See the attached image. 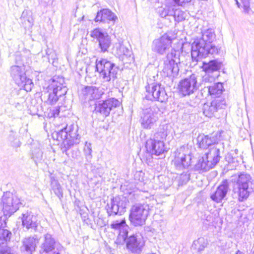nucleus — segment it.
<instances>
[{
  "label": "nucleus",
  "mask_w": 254,
  "mask_h": 254,
  "mask_svg": "<svg viewBox=\"0 0 254 254\" xmlns=\"http://www.w3.org/2000/svg\"><path fill=\"white\" fill-rule=\"evenodd\" d=\"M216 39L213 29H208L202 33V38L195 40L191 44V55L196 64L209 55H218L220 50L212 43Z\"/></svg>",
  "instance_id": "1"
},
{
  "label": "nucleus",
  "mask_w": 254,
  "mask_h": 254,
  "mask_svg": "<svg viewBox=\"0 0 254 254\" xmlns=\"http://www.w3.org/2000/svg\"><path fill=\"white\" fill-rule=\"evenodd\" d=\"M254 181L250 175L241 173L233 187V197L240 202L246 200L254 188Z\"/></svg>",
  "instance_id": "2"
},
{
  "label": "nucleus",
  "mask_w": 254,
  "mask_h": 254,
  "mask_svg": "<svg viewBox=\"0 0 254 254\" xmlns=\"http://www.w3.org/2000/svg\"><path fill=\"white\" fill-rule=\"evenodd\" d=\"M171 127L168 124L161 125L156 132L153 138L148 140L146 142L147 151L152 155L159 156L167 152L164 141L170 133Z\"/></svg>",
  "instance_id": "3"
},
{
  "label": "nucleus",
  "mask_w": 254,
  "mask_h": 254,
  "mask_svg": "<svg viewBox=\"0 0 254 254\" xmlns=\"http://www.w3.org/2000/svg\"><path fill=\"white\" fill-rule=\"evenodd\" d=\"M9 72L10 76L19 86H20L26 91H30L33 86L32 79L26 76L25 67L23 65H14L10 67Z\"/></svg>",
  "instance_id": "4"
},
{
  "label": "nucleus",
  "mask_w": 254,
  "mask_h": 254,
  "mask_svg": "<svg viewBox=\"0 0 254 254\" xmlns=\"http://www.w3.org/2000/svg\"><path fill=\"white\" fill-rule=\"evenodd\" d=\"M149 206L146 203H137L133 205L130 209L129 219L135 226H142L149 214Z\"/></svg>",
  "instance_id": "5"
},
{
  "label": "nucleus",
  "mask_w": 254,
  "mask_h": 254,
  "mask_svg": "<svg viewBox=\"0 0 254 254\" xmlns=\"http://www.w3.org/2000/svg\"><path fill=\"white\" fill-rule=\"evenodd\" d=\"M3 213L10 215L16 212L21 204V200L16 193L6 191L3 193L1 198Z\"/></svg>",
  "instance_id": "6"
},
{
  "label": "nucleus",
  "mask_w": 254,
  "mask_h": 254,
  "mask_svg": "<svg viewBox=\"0 0 254 254\" xmlns=\"http://www.w3.org/2000/svg\"><path fill=\"white\" fill-rule=\"evenodd\" d=\"M179 52L171 49L164 58L162 71L167 76L177 75L179 69L178 63H180Z\"/></svg>",
  "instance_id": "7"
},
{
  "label": "nucleus",
  "mask_w": 254,
  "mask_h": 254,
  "mask_svg": "<svg viewBox=\"0 0 254 254\" xmlns=\"http://www.w3.org/2000/svg\"><path fill=\"white\" fill-rule=\"evenodd\" d=\"M96 69L105 81L116 78L119 68L115 64L106 59L96 60Z\"/></svg>",
  "instance_id": "8"
},
{
  "label": "nucleus",
  "mask_w": 254,
  "mask_h": 254,
  "mask_svg": "<svg viewBox=\"0 0 254 254\" xmlns=\"http://www.w3.org/2000/svg\"><path fill=\"white\" fill-rule=\"evenodd\" d=\"M78 127L73 124L69 127L61 129L59 131L56 132V139L58 141H65L67 142L66 144L69 146L74 144H78L79 142L80 136L77 134Z\"/></svg>",
  "instance_id": "9"
},
{
  "label": "nucleus",
  "mask_w": 254,
  "mask_h": 254,
  "mask_svg": "<svg viewBox=\"0 0 254 254\" xmlns=\"http://www.w3.org/2000/svg\"><path fill=\"white\" fill-rule=\"evenodd\" d=\"M159 109L156 105L143 110L140 123L144 129H150L157 126Z\"/></svg>",
  "instance_id": "10"
},
{
  "label": "nucleus",
  "mask_w": 254,
  "mask_h": 254,
  "mask_svg": "<svg viewBox=\"0 0 254 254\" xmlns=\"http://www.w3.org/2000/svg\"><path fill=\"white\" fill-rule=\"evenodd\" d=\"M145 88L147 93L145 96L146 99L156 100L161 102L167 100V95L164 88L160 84L153 83L148 84Z\"/></svg>",
  "instance_id": "11"
},
{
  "label": "nucleus",
  "mask_w": 254,
  "mask_h": 254,
  "mask_svg": "<svg viewBox=\"0 0 254 254\" xmlns=\"http://www.w3.org/2000/svg\"><path fill=\"white\" fill-rule=\"evenodd\" d=\"M120 104V102L114 98L99 101L95 104V111L103 117H107L111 111L113 109L119 107Z\"/></svg>",
  "instance_id": "12"
},
{
  "label": "nucleus",
  "mask_w": 254,
  "mask_h": 254,
  "mask_svg": "<svg viewBox=\"0 0 254 254\" xmlns=\"http://www.w3.org/2000/svg\"><path fill=\"white\" fill-rule=\"evenodd\" d=\"M127 199L124 196H116L112 199L110 204H108L107 213L109 216L112 214L122 215L126 211Z\"/></svg>",
  "instance_id": "13"
},
{
  "label": "nucleus",
  "mask_w": 254,
  "mask_h": 254,
  "mask_svg": "<svg viewBox=\"0 0 254 254\" xmlns=\"http://www.w3.org/2000/svg\"><path fill=\"white\" fill-rule=\"evenodd\" d=\"M196 77L194 74L182 80L179 84V90L180 94L185 96L194 93L197 89Z\"/></svg>",
  "instance_id": "14"
},
{
  "label": "nucleus",
  "mask_w": 254,
  "mask_h": 254,
  "mask_svg": "<svg viewBox=\"0 0 254 254\" xmlns=\"http://www.w3.org/2000/svg\"><path fill=\"white\" fill-rule=\"evenodd\" d=\"M90 36L97 40L102 52L105 53L108 51L111 44V40L107 32L100 28H95L91 32Z\"/></svg>",
  "instance_id": "15"
},
{
  "label": "nucleus",
  "mask_w": 254,
  "mask_h": 254,
  "mask_svg": "<svg viewBox=\"0 0 254 254\" xmlns=\"http://www.w3.org/2000/svg\"><path fill=\"white\" fill-rule=\"evenodd\" d=\"M112 229L117 231L118 234L116 243L118 244H123L125 243L127 237L128 226L127 225L125 219L113 221L111 224Z\"/></svg>",
  "instance_id": "16"
},
{
  "label": "nucleus",
  "mask_w": 254,
  "mask_h": 254,
  "mask_svg": "<svg viewBox=\"0 0 254 254\" xmlns=\"http://www.w3.org/2000/svg\"><path fill=\"white\" fill-rule=\"evenodd\" d=\"M226 101L224 100L216 99L211 102L204 104L203 107V114L208 118L216 117L219 110L225 108Z\"/></svg>",
  "instance_id": "17"
},
{
  "label": "nucleus",
  "mask_w": 254,
  "mask_h": 254,
  "mask_svg": "<svg viewBox=\"0 0 254 254\" xmlns=\"http://www.w3.org/2000/svg\"><path fill=\"white\" fill-rule=\"evenodd\" d=\"M172 39L166 34L153 42L152 49L154 52L163 55L171 47Z\"/></svg>",
  "instance_id": "18"
},
{
  "label": "nucleus",
  "mask_w": 254,
  "mask_h": 254,
  "mask_svg": "<svg viewBox=\"0 0 254 254\" xmlns=\"http://www.w3.org/2000/svg\"><path fill=\"white\" fill-rule=\"evenodd\" d=\"M103 94L104 92L102 89L95 86H87L81 89L79 96L85 101H91L100 99Z\"/></svg>",
  "instance_id": "19"
},
{
  "label": "nucleus",
  "mask_w": 254,
  "mask_h": 254,
  "mask_svg": "<svg viewBox=\"0 0 254 254\" xmlns=\"http://www.w3.org/2000/svg\"><path fill=\"white\" fill-rule=\"evenodd\" d=\"M220 137V135L218 132L207 135H199L197 137V142L199 147L204 149L211 148L218 143Z\"/></svg>",
  "instance_id": "20"
},
{
  "label": "nucleus",
  "mask_w": 254,
  "mask_h": 254,
  "mask_svg": "<svg viewBox=\"0 0 254 254\" xmlns=\"http://www.w3.org/2000/svg\"><path fill=\"white\" fill-rule=\"evenodd\" d=\"M127 240V248L132 253H140L144 246L142 238L137 235H131Z\"/></svg>",
  "instance_id": "21"
},
{
  "label": "nucleus",
  "mask_w": 254,
  "mask_h": 254,
  "mask_svg": "<svg viewBox=\"0 0 254 254\" xmlns=\"http://www.w3.org/2000/svg\"><path fill=\"white\" fill-rule=\"evenodd\" d=\"M223 150V143H217L215 145L209 148V151L206 153L204 155L214 167L219 162L221 158L220 152L221 151Z\"/></svg>",
  "instance_id": "22"
},
{
  "label": "nucleus",
  "mask_w": 254,
  "mask_h": 254,
  "mask_svg": "<svg viewBox=\"0 0 254 254\" xmlns=\"http://www.w3.org/2000/svg\"><path fill=\"white\" fill-rule=\"evenodd\" d=\"M39 224L37 217L31 212L22 214V225L27 230L32 229L36 231Z\"/></svg>",
  "instance_id": "23"
},
{
  "label": "nucleus",
  "mask_w": 254,
  "mask_h": 254,
  "mask_svg": "<svg viewBox=\"0 0 254 254\" xmlns=\"http://www.w3.org/2000/svg\"><path fill=\"white\" fill-rule=\"evenodd\" d=\"M229 190V184L227 181H223L217 188L215 192L212 193L210 197L215 202L219 203L226 196Z\"/></svg>",
  "instance_id": "24"
},
{
  "label": "nucleus",
  "mask_w": 254,
  "mask_h": 254,
  "mask_svg": "<svg viewBox=\"0 0 254 254\" xmlns=\"http://www.w3.org/2000/svg\"><path fill=\"white\" fill-rule=\"evenodd\" d=\"M118 19V17L109 9H103L98 11L95 18L96 22H106L112 21L114 23Z\"/></svg>",
  "instance_id": "25"
},
{
  "label": "nucleus",
  "mask_w": 254,
  "mask_h": 254,
  "mask_svg": "<svg viewBox=\"0 0 254 254\" xmlns=\"http://www.w3.org/2000/svg\"><path fill=\"white\" fill-rule=\"evenodd\" d=\"M190 155L179 152L176 155L174 164L177 169L183 170L190 166Z\"/></svg>",
  "instance_id": "26"
},
{
  "label": "nucleus",
  "mask_w": 254,
  "mask_h": 254,
  "mask_svg": "<svg viewBox=\"0 0 254 254\" xmlns=\"http://www.w3.org/2000/svg\"><path fill=\"white\" fill-rule=\"evenodd\" d=\"M23 245L21 247V251L32 254L35 250L38 240L34 237L26 238L22 241Z\"/></svg>",
  "instance_id": "27"
},
{
  "label": "nucleus",
  "mask_w": 254,
  "mask_h": 254,
  "mask_svg": "<svg viewBox=\"0 0 254 254\" xmlns=\"http://www.w3.org/2000/svg\"><path fill=\"white\" fill-rule=\"evenodd\" d=\"M207 158L204 155L200 158L194 166V170L203 173L213 168L214 166Z\"/></svg>",
  "instance_id": "28"
},
{
  "label": "nucleus",
  "mask_w": 254,
  "mask_h": 254,
  "mask_svg": "<svg viewBox=\"0 0 254 254\" xmlns=\"http://www.w3.org/2000/svg\"><path fill=\"white\" fill-rule=\"evenodd\" d=\"M45 241L41 246L40 253H48L52 252L55 248V240L49 234H46L44 236Z\"/></svg>",
  "instance_id": "29"
},
{
  "label": "nucleus",
  "mask_w": 254,
  "mask_h": 254,
  "mask_svg": "<svg viewBox=\"0 0 254 254\" xmlns=\"http://www.w3.org/2000/svg\"><path fill=\"white\" fill-rule=\"evenodd\" d=\"M221 66V63L217 60H211L208 63L202 62V68L206 72H212L219 70Z\"/></svg>",
  "instance_id": "30"
},
{
  "label": "nucleus",
  "mask_w": 254,
  "mask_h": 254,
  "mask_svg": "<svg viewBox=\"0 0 254 254\" xmlns=\"http://www.w3.org/2000/svg\"><path fill=\"white\" fill-rule=\"evenodd\" d=\"M53 88V91L59 97L64 95L67 91L65 86H64L61 82L56 81L53 80V84L51 85Z\"/></svg>",
  "instance_id": "31"
},
{
  "label": "nucleus",
  "mask_w": 254,
  "mask_h": 254,
  "mask_svg": "<svg viewBox=\"0 0 254 254\" xmlns=\"http://www.w3.org/2000/svg\"><path fill=\"white\" fill-rule=\"evenodd\" d=\"M207 240L203 237H200L197 240L193 241L191 246V249L195 251V253H200L206 247Z\"/></svg>",
  "instance_id": "32"
},
{
  "label": "nucleus",
  "mask_w": 254,
  "mask_h": 254,
  "mask_svg": "<svg viewBox=\"0 0 254 254\" xmlns=\"http://www.w3.org/2000/svg\"><path fill=\"white\" fill-rule=\"evenodd\" d=\"M114 50L119 56H130L131 52L121 43H116L114 46Z\"/></svg>",
  "instance_id": "33"
},
{
  "label": "nucleus",
  "mask_w": 254,
  "mask_h": 254,
  "mask_svg": "<svg viewBox=\"0 0 254 254\" xmlns=\"http://www.w3.org/2000/svg\"><path fill=\"white\" fill-rule=\"evenodd\" d=\"M223 85L221 83H217L210 86L208 88L209 93L214 97H219L223 92Z\"/></svg>",
  "instance_id": "34"
},
{
  "label": "nucleus",
  "mask_w": 254,
  "mask_h": 254,
  "mask_svg": "<svg viewBox=\"0 0 254 254\" xmlns=\"http://www.w3.org/2000/svg\"><path fill=\"white\" fill-rule=\"evenodd\" d=\"M51 188L55 194L61 199L63 197V191L62 188L58 181L54 178H51Z\"/></svg>",
  "instance_id": "35"
},
{
  "label": "nucleus",
  "mask_w": 254,
  "mask_h": 254,
  "mask_svg": "<svg viewBox=\"0 0 254 254\" xmlns=\"http://www.w3.org/2000/svg\"><path fill=\"white\" fill-rule=\"evenodd\" d=\"M171 16L177 22L182 21L185 19L186 13L184 11L176 8H172Z\"/></svg>",
  "instance_id": "36"
},
{
  "label": "nucleus",
  "mask_w": 254,
  "mask_h": 254,
  "mask_svg": "<svg viewBox=\"0 0 254 254\" xmlns=\"http://www.w3.org/2000/svg\"><path fill=\"white\" fill-rule=\"evenodd\" d=\"M158 13L161 17H166L167 16H171V14H172V8L167 4L166 7L159 8Z\"/></svg>",
  "instance_id": "37"
},
{
  "label": "nucleus",
  "mask_w": 254,
  "mask_h": 254,
  "mask_svg": "<svg viewBox=\"0 0 254 254\" xmlns=\"http://www.w3.org/2000/svg\"><path fill=\"white\" fill-rule=\"evenodd\" d=\"M59 97L57 94L52 91V92H50L48 94L47 102L49 104L54 105L57 102Z\"/></svg>",
  "instance_id": "38"
},
{
  "label": "nucleus",
  "mask_w": 254,
  "mask_h": 254,
  "mask_svg": "<svg viewBox=\"0 0 254 254\" xmlns=\"http://www.w3.org/2000/svg\"><path fill=\"white\" fill-rule=\"evenodd\" d=\"M11 233L10 231L1 228V231H0V240L3 239L5 241H9L11 236Z\"/></svg>",
  "instance_id": "39"
},
{
  "label": "nucleus",
  "mask_w": 254,
  "mask_h": 254,
  "mask_svg": "<svg viewBox=\"0 0 254 254\" xmlns=\"http://www.w3.org/2000/svg\"><path fill=\"white\" fill-rule=\"evenodd\" d=\"M243 4L244 12L245 13L249 14L251 11L250 8V0H241Z\"/></svg>",
  "instance_id": "40"
},
{
  "label": "nucleus",
  "mask_w": 254,
  "mask_h": 254,
  "mask_svg": "<svg viewBox=\"0 0 254 254\" xmlns=\"http://www.w3.org/2000/svg\"><path fill=\"white\" fill-rule=\"evenodd\" d=\"M84 152L86 160L88 162H90L92 158V149L90 144L86 145V146L84 148Z\"/></svg>",
  "instance_id": "41"
},
{
  "label": "nucleus",
  "mask_w": 254,
  "mask_h": 254,
  "mask_svg": "<svg viewBox=\"0 0 254 254\" xmlns=\"http://www.w3.org/2000/svg\"><path fill=\"white\" fill-rule=\"evenodd\" d=\"M167 4L171 8H175L179 5V0H166Z\"/></svg>",
  "instance_id": "42"
},
{
  "label": "nucleus",
  "mask_w": 254,
  "mask_h": 254,
  "mask_svg": "<svg viewBox=\"0 0 254 254\" xmlns=\"http://www.w3.org/2000/svg\"><path fill=\"white\" fill-rule=\"evenodd\" d=\"M5 217L2 213L0 212V231H1V228L5 227Z\"/></svg>",
  "instance_id": "43"
},
{
  "label": "nucleus",
  "mask_w": 254,
  "mask_h": 254,
  "mask_svg": "<svg viewBox=\"0 0 254 254\" xmlns=\"http://www.w3.org/2000/svg\"><path fill=\"white\" fill-rule=\"evenodd\" d=\"M60 113V107H57L55 109L52 110V116L54 117H56L59 115Z\"/></svg>",
  "instance_id": "44"
},
{
  "label": "nucleus",
  "mask_w": 254,
  "mask_h": 254,
  "mask_svg": "<svg viewBox=\"0 0 254 254\" xmlns=\"http://www.w3.org/2000/svg\"><path fill=\"white\" fill-rule=\"evenodd\" d=\"M191 0H179V5L184 6L186 3L191 1Z\"/></svg>",
  "instance_id": "45"
},
{
  "label": "nucleus",
  "mask_w": 254,
  "mask_h": 254,
  "mask_svg": "<svg viewBox=\"0 0 254 254\" xmlns=\"http://www.w3.org/2000/svg\"><path fill=\"white\" fill-rule=\"evenodd\" d=\"M27 22L29 23L28 26L29 27H32V25H33V19L31 18L30 19H27Z\"/></svg>",
  "instance_id": "46"
},
{
  "label": "nucleus",
  "mask_w": 254,
  "mask_h": 254,
  "mask_svg": "<svg viewBox=\"0 0 254 254\" xmlns=\"http://www.w3.org/2000/svg\"><path fill=\"white\" fill-rule=\"evenodd\" d=\"M28 13V11L27 10L24 11L22 14V16H21L22 18L24 19L25 15L27 14Z\"/></svg>",
  "instance_id": "47"
},
{
  "label": "nucleus",
  "mask_w": 254,
  "mask_h": 254,
  "mask_svg": "<svg viewBox=\"0 0 254 254\" xmlns=\"http://www.w3.org/2000/svg\"><path fill=\"white\" fill-rule=\"evenodd\" d=\"M236 2V4L237 5L238 7H240V3L239 2L238 0H235Z\"/></svg>",
  "instance_id": "48"
},
{
  "label": "nucleus",
  "mask_w": 254,
  "mask_h": 254,
  "mask_svg": "<svg viewBox=\"0 0 254 254\" xmlns=\"http://www.w3.org/2000/svg\"><path fill=\"white\" fill-rule=\"evenodd\" d=\"M0 254H4V253H3L2 252H0Z\"/></svg>",
  "instance_id": "49"
},
{
  "label": "nucleus",
  "mask_w": 254,
  "mask_h": 254,
  "mask_svg": "<svg viewBox=\"0 0 254 254\" xmlns=\"http://www.w3.org/2000/svg\"><path fill=\"white\" fill-rule=\"evenodd\" d=\"M60 80H62V81H64L63 79H60Z\"/></svg>",
  "instance_id": "50"
},
{
  "label": "nucleus",
  "mask_w": 254,
  "mask_h": 254,
  "mask_svg": "<svg viewBox=\"0 0 254 254\" xmlns=\"http://www.w3.org/2000/svg\"><path fill=\"white\" fill-rule=\"evenodd\" d=\"M54 254H56V253H54ZM56 254H59V253H56Z\"/></svg>",
  "instance_id": "51"
},
{
  "label": "nucleus",
  "mask_w": 254,
  "mask_h": 254,
  "mask_svg": "<svg viewBox=\"0 0 254 254\" xmlns=\"http://www.w3.org/2000/svg\"><path fill=\"white\" fill-rule=\"evenodd\" d=\"M7 254H11L10 253H7Z\"/></svg>",
  "instance_id": "52"
},
{
  "label": "nucleus",
  "mask_w": 254,
  "mask_h": 254,
  "mask_svg": "<svg viewBox=\"0 0 254 254\" xmlns=\"http://www.w3.org/2000/svg\"><path fill=\"white\" fill-rule=\"evenodd\" d=\"M239 251H238L237 253L236 254H238V253L239 252Z\"/></svg>",
  "instance_id": "53"
}]
</instances>
